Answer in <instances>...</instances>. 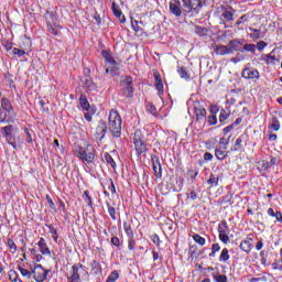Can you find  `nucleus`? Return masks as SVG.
I'll return each mask as SVG.
<instances>
[{
  "label": "nucleus",
  "instance_id": "57",
  "mask_svg": "<svg viewBox=\"0 0 282 282\" xmlns=\"http://www.w3.org/2000/svg\"><path fill=\"white\" fill-rule=\"evenodd\" d=\"M221 250V247L219 246V243H214L212 246V251L213 252H219Z\"/></svg>",
  "mask_w": 282,
  "mask_h": 282
},
{
  "label": "nucleus",
  "instance_id": "59",
  "mask_svg": "<svg viewBox=\"0 0 282 282\" xmlns=\"http://www.w3.org/2000/svg\"><path fill=\"white\" fill-rule=\"evenodd\" d=\"M131 25H132V30H134L135 32H140V26H138V21H132Z\"/></svg>",
  "mask_w": 282,
  "mask_h": 282
},
{
  "label": "nucleus",
  "instance_id": "50",
  "mask_svg": "<svg viewBox=\"0 0 282 282\" xmlns=\"http://www.w3.org/2000/svg\"><path fill=\"white\" fill-rule=\"evenodd\" d=\"M108 214L110 215L111 219L116 221V208H113L111 205H108Z\"/></svg>",
  "mask_w": 282,
  "mask_h": 282
},
{
  "label": "nucleus",
  "instance_id": "38",
  "mask_svg": "<svg viewBox=\"0 0 282 282\" xmlns=\"http://www.w3.org/2000/svg\"><path fill=\"white\" fill-rule=\"evenodd\" d=\"M123 228H124L126 235H128V238H133V230L131 229V225L124 223Z\"/></svg>",
  "mask_w": 282,
  "mask_h": 282
},
{
  "label": "nucleus",
  "instance_id": "58",
  "mask_svg": "<svg viewBox=\"0 0 282 282\" xmlns=\"http://www.w3.org/2000/svg\"><path fill=\"white\" fill-rule=\"evenodd\" d=\"M48 230H50L52 237L58 235V231H56V228H54V226H52V225L48 226Z\"/></svg>",
  "mask_w": 282,
  "mask_h": 282
},
{
  "label": "nucleus",
  "instance_id": "37",
  "mask_svg": "<svg viewBox=\"0 0 282 282\" xmlns=\"http://www.w3.org/2000/svg\"><path fill=\"white\" fill-rule=\"evenodd\" d=\"M117 279H120V274L118 273V271H112L109 274L107 282H116Z\"/></svg>",
  "mask_w": 282,
  "mask_h": 282
},
{
  "label": "nucleus",
  "instance_id": "23",
  "mask_svg": "<svg viewBox=\"0 0 282 282\" xmlns=\"http://www.w3.org/2000/svg\"><path fill=\"white\" fill-rule=\"evenodd\" d=\"M250 32V39H253V41H259V39H263V35L261 34V30L249 28Z\"/></svg>",
  "mask_w": 282,
  "mask_h": 282
},
{
  "label": "nucleus",
  "instance_id": "42",
  "mask_svg": "<svg viewBox=\"0 0 282 282\" xmlns=\"http://www.w3.org/2000/svg\"><path fill=\"white\" fill-rule=\"evenodd\" d=\"M9 250L12 254L17 252V243H14V240L9 239L8 240Z\"/></svg>",
  "mask_w": 282,
  "mask_h": 282
},
{
  "label": "nucleus",
  "instance_id": "35",
  "mask_svg": "<svg viewBox=\"0 0 282 282\" xmlns=\"http://www.w3.org/2000/svg\"><path fill=\"white\" fill-rule=\"evenodd\" d=\"M228 232L229 231H223V232H219V239L220 241H223V243H228L230 241V237L228 236Z\"/></svg>",
  "mask_w": 282,
  "mask_h": 282
},
{
  "label": "nucleus",
  "instance_id": "41",
  "mask_svg": "<svg viewBox=\"0 0 282 282\" xmlns=\"http://www.w3.org/2000/svg\"><path fill=\"white\" fill-rule=\"evenodd\" d=\"M3 138H6L8 144H11V147L17 149V144L14 143V137H12V134H3Z\"/></svg>",
  "mask_w": 282,
  "mask_h": 282
},
{
  "label": "nucleus",
  "instance_id": "39",
  "mask_svg": "<svg viewBox=\"0 0 282 282\" xmlns=\"http://www.w3.org/2000/svg\"><path fill=\"white\" fill-rule=\"evenodd\" d=\"M269 129H271V131H279V129H281V123H279V120L274 119L269 126Z\"/></svg>",
  "mask_w": 282,
  "mask_h": 282
},
{
  "label": "nucleus",
  "instance_id": "25",
  "mask_svg": "<svg viewBox=\"0 0 282 282\" xmlns=\"http://www.w3.org/2000/svg\"><path fill=\"white\" fill-rule=\"evenodd\" d=\"M79 105L82 109H84V111H89V101L87 100V97H85L84 95L79 97Z\"/></svg>",
  "mask_w": 282,
  "mask_h": 282
},
{
  "label": "nucleus",
  "instance_id": "20",
  "mask_svg": "<svg viewBox=\"0 0 282 282\" xmlns=\"http://www.w3.org/2000/svg\"><path fill=\"white\" fill-rule=\"evenodd\" d=\"M131 83H133V79L129 76H126L123 79V85H126V91L128 96H133V86H131Z\"/></svg>",
  "mask_w": 282,
  "mask_h": 282
},
{
  "label": "nucleus",
  "instance_id": "62",
  "mask_svg": "<svg viewBox=\"0 0 282 282\" xmlns=\"http://www.w3.org/2000/svg\"><path fill=\"white\" fill-rule=\"evenodd\" d=\"M274 217H275L276 221H282V214H281V212H276L274 214Z\"/></svg>",
  "mask_w": 282,
  "mask_h": 282
},
{
  "label": "nucleus",
  "instance_id": "46",
  "mask_svg": "<svg viewBox=\"0 0 282 282\" xmlns=\"http://www.w3.org/2000/svg\"><path fill=\"white\" fill-rule=\"evenodd\" d=\"M177 72H178L181 78L188 79V73L186 72V68L178 67Z\"/></svg>",
  "mask_w": 282,
  "mask_h": 282
},
{
  "label": "nucleus",
  "instance_id": "54",
  "mask_svg": "<svg viewBox=\"0 0 282 282\" xmlns=\"http://www.w3.org/2000/svg\"><path fill=\"white\" fill-rule=\"evenodd\" d=\"M112 246H116V248H120V238L119 237H112L111 238Z\"/></svg>",
  "mask_w": 282,
  "mask_h": 282
},
{
  "label": "nucleus",
  "instance_id": "43",
  "mask_svg": "<svg viewBox=\"0 0 282 282\" xmlns=\"http://www.w3.org/2000/svg\"><path fill=\"white\" fill-rule=\"evenodd\" d=\"M229 140L226 138H221L218 143V148L228 149Z\"/></svg>",
  "mask_w": 282,
  "mask_h": 282
},
{
  "label": "nucleus",
  "instance_id": "19",
  "mask_svg": "<svg viewBox=\"0 0 282 282\" xmlns=\"http://www.w3.org/2000/svg\"><path fill=\"white\" fill-rule=\"evenodd\" d=\"M215 155H216L217 160H226V158H228V148L216 147Z\"/></svg>",
  "mask_w": 282,
  "mask_h": 282
},
{
  "label": "nucleus",
  "instance_id": "60",
  "mask_svg": "<svg viewBox=\"0 0 282 282\" xmlns=\"http://www.w3.org/2000/svg\"><path fill=\"white\" fill-rule=\"evenodd\" d=\"M256 249L259 251V250H262L263 249V241H258L257 243H256Z\"/></svg>",
  "mask_w": 282,
  "mask_h": 282
},
{
  "label": "nucleus",
  "instance_id": "9",
  "mask_svg": "<svg viewBox=\"0 0 282 282\" xmlns=\"http://www.w3.org/2000/svg\"><path fill=\"white\" fill-rule=\"evenodd\" d=\"M261 74L257 70V68H245L242 70V78L247 80H254L259 79Z\"/></svg>",
  "mask_w": 282,
  "mask_h": 282
},
{
  "label": "nucleus",
  "instance_id": "29",
  "mask_svg": "<svg viewBox=\"0 0 282 282\" xmlns=\"http://www.w3.org/2000/svg\"><path fill=\"white\" fill-rule=\"evenodd\" d=\"M192 238L194 239L195 243H198V246H206V239L198 234H194Z\"/></svg>",
  "mask_w": 282,
  "mask_h": 282
},
{
  "label": "nucleus",
  "instance_id": "52",
  "mask_svg": "<svg viewBox=\"0 0 282 282\" xmlns=\"http://www.w3.org/2000/svg\"><path fill=\"white\" fill-rule=\"evenodd\" d=\"M128 249L131 251L135 250V240L133 238L128 239Z\"/></svg>",
  "mask_w": 282,
  "mask_h": 282
},
{
  "label": "nucleus",
  "instance_id": "34",
  "mask_svg": "<svg viewBox=\"0 0 282 282\" xmlns=\"http://www.w3.org/2000/svg\"><path fill=\"white\" fill-rule=\"evenodd\" d=\"M243 144V140L241 138H238L235 142L234 148H231V151H241L242 145Z\"/></svg>",
  "mask_w": 282,
  "mask_h": 282
},
{
  "label": "nucleus",
  "instance_id": "6",
  "mask_svg": "<svg viewBox=\"0 0 282 282\" xmlns=\"http://www.w3.org/2000/svg\"><path fill=\"white\" fill-rule=\"evenodd\" d=\"M101 56L105 58L106 63H108L109 67L106 68V74H113L116 69H118V62L109 54L107 51L101 52Z\"/></svg>",
  "mask_w": 282,
  "mask_h": 282
},
{
  "label": "nucleus",
  "instance_id": "40",
  "mask_svg": "<svg viewBox=\"0 0 282 282\" xmlns=\"http://www.w3.org/2000/svg\"><path fill=\"white\" fill-rule=\"evenodd\" d=\"M11 54H13L14 56H19L21 58V56H25V51L13 47L11 48Z\"/></svg>",
  "mask_w": 282,
  "mask_h": 282
},
{
  "label": "nucleus",
  "instance_id": "10",
  "mask_svg": "<svg viewBox=\"0 0 282 282\" xmlns=\"http://www.w3.org/2000/svg\"><path fill=\"white\" fill-rule=\"evenodd\" d=\"M15 116L14 110H0V122H13Z\"/></svg>",
  "mask_w": 282,
  "mask_h": 282
},
{
  "label": "nucleus",
  "instance_id": "4",
  "mask_svg": "<svg viewBox=\"0 0 282 282\" xmlns=\"http://www.w3.org/2000/svg\"><path fill=\"white\" fill-rule=\"evenodd\" d=\"M84 272H85V269H83V265L74 264L67 274V281L68 282H83L80 280V274H83Z\"/></svg>",
  "mask_w": 282,
  "mask_h": 282
},
{
  "label": "nucleus",
  "instance_id": "45",
  "mask_svg": "<svg viewBox=\"0 0 282 282\" xmlns=\"http://www.w3.org/2000/svg\"><path fill=\"white\" fill-rule=\"evenodd\" d=\"M243 50H245L246 52H251L252 54H254V52H256V50H257V45H254V44H246V45L243 46Z\"/></svg>",
  "mask_w": 282,
  "mask_h": 282
},
{
  "label": "nucleus",
  "instance_id": "15",
  "mask_svg": "<svg viewBox=\"0 0 282 282\" xmlns=\"http://www.w3.org/2000/svg\"><path fill=\"white\" fill-rule=\"evenodd\" d=\"M240 250H242V252H246L247 254L250 253V251L252 250V238H247L242 240L240 243Z\"/></svg>",
  "mask_w": 282,
  "mask_h": 282
},
{
  "label": "nucleus",
  "instance_id": "14",
  "mask_svg": "<svg viewBox=\"0 0 282 282\" xmlns=\"http://www.w3.org/2000/svg\"><path fill=\"white\" fill-rule=\"evenodd\" d=\"M155 87L159 91V96L164 94V84H162V76L159 73H154Z\"/></svg>",
  "mask_w": 282,
  "mask_h": 282
},
{
  "label": "nucleus",
  "instance_id": "16",
  "mask_svg": "<svg viewBox=\"0 0 282 282\" xmlns=\"http://www.w3.org/2000/svg\"><path fill=\"white\" fill-rule=\"evenodd\" d=\"M170 12L174 14V17H182V9L180 1L170 2Z\"/></svg>",
  "mask_w": 282,
  "mask_h": 282
},
{
  "label": "nucleus",
  "instance_id": "17",
  "mask_svg": "<svg viewBox=\"0 0 282 282\" xmlns=\"http://www.w3.org/2000/svg\"><path fill=\"white\" fill-rule=\"evenodd\" d=\"M214 52L218 55V56H226V54H232V50H230L228 46L226 45H217L214 48Z\"/></svg>",
  "mask_w": 282,
  "mask_h": 282
},
{
  "label": "nucleus",
  "instance_id": "36",
  "mask_svg": "<svg viewBox=\"0 0 282 282\" xmlns=\"http://www.w3.org/2000/svg\"><path fill=\"white\" fill-rule=\"evenodd\" d=\"M19 271H20V274L24 276V279H32V272H30L28 269L20 267Z\"/></svg>",
  "mask_w": 282,
  "mask_h": 282
},
{
  "label": "nucleus",
  "instance_id": "3",
  "mask_svg": "<svg viewBox=\"0 0 282 282\" xmlns=\"http://www.w3.org/2000/svg\"><path fill=\"white\" fill-rule=\"evenodd\" d=\"M185 12L192 17H197L202 10V0H183Z\"/></svg>",
  "mask_w": 282,
  "mask_h": 282
},
{
  "label": "nucleus",
  "instance_id": "33",
  "mask_svg": "<svg viewBox=\"0 0 282 282\" xmlns=\"http://www.w3.org/2000/svg\"><path fill=\"white\" fill-rule=\"evenodd\" d=\"M218 232H230V229L228 228V223H226V220H223L218 225Z\"/></svg>",
  "mask_w": 282,
  "mask_h": 282
},
{
  "label": "nucleus",
  "instance_id": "64",
  "mask_svg": "<svg viewBox=\"0 0 282 282\" xmlns=\"http://www.w3.org/2000/svg\"><path fill=\"white\" fill-rule=\"evenodd\" d=\"M269 140H271L272 142H275L276 134H269Z\"/></svg>",
  "mask_w": 282,
  "mask_h": 282
},
{
  "label": "nucleus",
  "instance_id": "24",
  "mask_svg": "<svg viewBox=\"0 0 282 282\" xmlns=\"http://www.w3.org/2000/svg\"><path fill=\"white\" fill-rule=\"evenodd\" d=\"M207 184L212 187L219 186V176L215 174L209 175V180L207 181Z\"/></svg>",
  "mask_w": 282,
  "mask_h": 282
},
{
  "label": "nucleus",
  "instance_id": "27",
  "mask_svg": "<svg viewBox=\"0 0 282 282\" xmlns=\"http://www.w3.org/2000/svg\"><path fill=\"white\" fill-rule=\"evenodd\" d=\"M240 45H241V41L231 40L229 42V50H231V54H232V52H238Z\"/></svg>",
  "mask_w": 282,
  "mask_h": 282
},
{
  "label": "nucleus",
  "instance_id": "53",
  "mask_svg": "<svg viewBox=\"0 0 282 282\" xmlns=\"http://www.w3.org/2000/svg\"><path fill=\"white\" fill-rule=\"evenodd\" d=\"M9 279L12 282L17 281L19 279V275L17 274V271H10L9 272Z\"/></svg>",
  "mask_w": 282,
  "mask_h": 282
},
{
  "label": "nucleus",
  "instance_id": "1",
  "mask_svg": "<svg viewBox=\"0 0 282 282\" xmlns=\"http://www.w3.org/2000/svg\"><path fill=\"white\" fill-rule=\"evenodd\" d=\"M108 129L115 138H120L122 133V119L116 110H111L109 113Z\"/></svg>",
  "mask_w": 282,
  "mask_h": 282
},
{
  "label": "nucleus",
  "instance_id": "18",
  "mask_svg": "<svg viewBox=\"0 0 282 282\" xmlns=\"http://www.w3.org/2000/svg\"><path fill=\"white\" fill-rule=\"evenodd\" d=\"M134 149L138 155H142V153H147V151H149V148H147V141L134 143Z\"/></svg>",
  "mask_w": 282,
  "mask_h": 282
},
{
  "label": "nucleus",
  "instance_id": "31",
  "mask_svg": "<svg viewBox=\"0 0 282 282\" xmlns=\"http://www.w3.org/2000/svg\"><path fill=\"white\" fill-rule=\"evenodd\" d=\"M235 14L230 11H225L221 15H220V20L221 21H232Z\"/></svg>",
  "mask_w": 282,
  "mask_h": 282
},
{
  "label": "nucleus",
  "instance_id": "2",
  "mask_svg": "<svg viewBox=\"0 0 282 282\" xmlns=\"http://www.w3.org/2000/svg\"><path fill=\"white\" fill-rule=\"evenodd\" d=\"M77 158L82 160V162H86L87 164H93L95 160L94 155V145L86 143L85 147H79L76 151Z\"/></svg>",
  "mask_w": 282,
  "mask_h": 282
},
{
  "label": "nucleus",
  "instance_id": "12",
  "mask_svg": "<svg viewBox=\"0 0 282 282\" xmlns=\"http://www.w3.org/2000/svg\"><path fill=\"white\" fill-rule=\"evenodd\" d=\"M152 166L154 175L156 177H162V164L160 163V159L158 156H152Z\"/></svg>",
  "mask_w": 282,
  "mask_h": 282
},
{
  "label": "nucleus",
  "instance_id": "22",
  "mask_svg": "<svg viewBox=\"0 0 282 282\" xmlns=\"http://www.w3.org/2000/svg\"><path fill=\"white\" fill-rule=\"evenodd\" d=\"M0 110L3 111H14V108H12V104L10 102V100H8V98H3L1 100V108Z\"/></svg>",
  "mask_w": 282,
  "mask_h": 282
},
{
  "label": "nucleus",
  "instance_id": "7",
  "mask_svg": "<svg viewBox=\"0 0 282 282\" xmlns=\"http://www.w3.org/2000/svg\"><path fill=\"white\" fill-rule=\"evenodd\" d=\"M192 107L197 120H204L206 118V109L202 107L199 101H192Z\"/></svg>",
  "mask_w": 282,
  "mask_h": 282
},
{
  "label": "nucleus",
  "instance_id": "49",
  "mask_svg": "<svg viewBox=\"0 0 282 282\" xmlns=\"http://www.w3.org/2000/svg\"><path fill=\"white\" fill-rule=\"evenodd\" d=\"M112 11L115 17H117L118 19H120L122 17V11H120V9H118V7H116V3H112Z\"/></svg>",
  "mask_w": 282,
  "mask_h": 282
},
{
  "label": "nucleus",
  "instance_id": "5",
  "mask_svg": "<svg viewBox=\"0 0 282 282\" xmlns=\"http://www.w3.org/2000/svg\"><path fill=\"white\" fill-rule=\"evenodd\" d=\"M50 271L45 270L43 268V265L41 264H36L33 269H32V274H33V279L36 282H45V280L47 279V274Z\"/></svg>",
  "mask_w": 282,
  "mask_h": 282
},
{
  "label": "nucleus",
  "instance_id": "61",
  "mask_svg": "<svg viewBox=\"0 0 282 282\" xmlns=\"http://www.w3.org/2000/svg\"><path fill=\"white\" fill-rule=\"evenodd\" d=\"M188 199H192V200L197 199V194H196L195 192H191V193L188 194Z\"/></svg>",
  "mask_w": 282,
  "mask_h": 282
},
{
  "label": "nucleus",
  "instance_id": "8",
  "mask_svg": "<svg viewBox=\"0 0 282 282\" xmlns=\"http://www.w3.org/2000/svg\"><path fill=\"white\" fill-rule=\"evenodd\" d=\"M274 52H275V50H273L269 54L261 55L260 61H263V63H265V65H271L273 67L275 65H279V58H276V55H274Z\"/></svg>",
  "mask_w": 282,
  "mask_h": 282
},
{
  "label": "nucleus",
  "instance_id": "26",
  "mask_svg": "<svg viewBox=\"0 0 282 282\" xmlns=\"http://www.w3.org/2000/svg\"><path fill=\"white\" fill-rule=\"evenodd\" d=\"M133 142H134V144L138 143V142H147V138L144 137V134L140 130H137L134 132Z\"/></svg>",
  "mask_w": 282,
  "mask_h": 282
},
{
  "label": "nucleus",
  "instance_id": "51",
  "mask_svg": "<svg viewBox=\"0 0 282 282\" xmlns=\"http://www.w3.org/2000/svg\"><path fill=\"white\" fill-rule=\"evenodd\" d=\"M12 126H6L4 128H2L3 133L2 135H11L12 134Z\"/></svg>",
  "mask_w": 282,
  "mask_h": 282
},
{
  "label": "nucleus",
  "instance_id": "56",
  "mask_svg": "<svg viewBox=\"0 0 282 282\" xmlns=\"http://www.w3.org/2000/svg\"><path fill=\"white\" fill-rule=\"evenodd\" d=\"M106 161L108 162V164H110V166H112V169L116 166V161H113L111 155L107 154L106 155Z\"/></svg>",
  "mask_w": 282,
  "mask_h": 282
},
{
  "label": "nucleus",
  "instance_id": "55",
  "mask_svg": "<svg viewBox=\"0 0 282 282\" xmlns=\"http://www.w3.org/2000/svg\"><path fill=\"white\" fill-rule=\"evenodd\" d=\"M47 28L48 31L52 32L53 34L57 35L58 31H56V29H54V25L52 24V22H50V20L47 21Z\"/></svg>",
  "mask_w": 282,
  "mask_h": 282
},
{
  "label": "nucleus",
  "instance_id": "63",
  "mask_svg": "<svg viewBox=\"0 0 282 282\" xmlns=\"http://www.w3.org/2000/svg\"><path fill=\"white\" fill-rule=\"evenodd\" d=\"M204 160H207V161L213 160V154L210 152L205 153Z\"/></svg>",
  "mask_w": 282,
  "mask_h": 282
},
{
  "label": "nucleus",
  "instance_id": "32",
  "mask_svg": "<svg viewBox=\"0 0 282 282\" xmlns=\"http://www.w3.org/2000/svg\"><path fill=\"white\" fill-rule=\"evenodd\" d=\"M228 118H230V112H228L227 110H220L219 122H221V124H224V122H226V120H228Z\"/></svg>",
  "mask_w": 282,
  "mask_h": 282
},
{
  "label": "nucleus",
  "instance_id": "48",
  "mask_svg": "<svg viewBox=\"0 0 282 282\" xmlns=\"http://www.w3.org/2000/svg\"><path fill=\"white\" fill-rule=\"evenodd\" d=\"M214 281L215 282H228V278L224 274L214 275Z\"/></svg>",
  "mask_w": 282,
  "mask_h": 282
},
{
  "label": "nucleus",
  "instance_id": "13",
  "mask_svg": "<svg viewBox=\"0 0 282 282\" xmlns=\"http://www.w3.org/2000/svg\"><path fill=\"white\" fill-rule=\"evenodd\" d=\"M105 133H107V123L106 122H101L96 128V132H95L96 140H99V141L102 140V138H105Z\"/></svg>",
  "mask_w": 282,
  "mask_h": 282
},
{
  "label": "nucleus",
  "instance_id": "44",
  "mask_svg": "<svg viewBox=\"0 0 282 282\" xmlns=\"http://www.w3.org/2000/svg\"><path fill=\"white\" fill-rule=\"evenodd\" d=\"M207 122L209 127H213L214 124H217V115H210L207 118Z\"/></svg>",
  "mask_w": 282,
  "mask_h": 282
},
{
  "label": "nucleus",
  "instance_id": "21",
  "mask_svg": "<svg viewBox=\"0 0 282 282\" xmlns=\"http://www.w3.org/2000/svg\"><path fill=\"white\" fill-rule=\"evenodd\" d=\"M83 83L86 89H88L89 91H96V84L94 83V80H91V77L85 76Z\"/></svg>",
  "mask_w": 282,
  "mask_h": 282
},
{
  "label": "nucleus",
  "instance_id": "28",
  "mask_svg": "<svg viewBox=\"0 0 282 282\" xmlns=\"http://www.w3.org/2000/svg\"><path fill=\"white\" fill-rule=\"evenodd\" d=\"M268 169H270V162L268 161L258 162V171H260V173H265Z\"/></svg>",
  "mask_w": 282,
  "mask_h": 282
},
{
  "label": "nucleus",
  "instance_id": "11",
  "mask_svg": "<svg viewBox=\"0 0 282 282\" xmlns=\"http://www.w3.org/2000/svg\"><path fill=\"white\" fill-rule=\"evenodd\" d=\"M36 246L39 247V250L42 254H45L46 257H51L52 251H50V247H47V242H45V238H41L36 243Z\"/></svg>",
  "mask_w": 282,
  "mask_h": 282
},
{
  "label": "nucleus",
  "instance_id": "47",
  "mask_svg": "<svg viewBox=\"0 0 282 282\" xmlns=\"http://www.w3.org/2000/svg\"><path fill=\"white\" fill-rule=\"evenodd\" d=\"M256 47L259 52H263V50L268 47V43H265L264 41H260L257 43Z\"/></svg>",
  "mask_w": 282,
  "mask_h": 282
},
{
  "label": "nucleus",
  "instance_id": "30",
  "mask_svg": "<svg viewBox=\"0 0 282 282\" xmlns=\"http://www.w3.org/2000/svg\"><path fill=\"white\" fill-rule=\"evenodd\" d=\"M230 259V254L228 253V249H223L220 257H219V261H221L223 263H226V261H228Z\"/></svg>",
  "mask_w": 282,
  "mask_h": 282
}]
</instances>
